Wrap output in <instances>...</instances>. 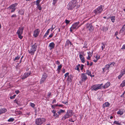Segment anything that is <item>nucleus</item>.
<instances>
[{"mask_svg": "<svg viewBox=\"0 0 125 125\" xmlns=\"http://www.w3.org/2000/svg\"><path fill=\"white\" fill-rule=\"evenodd\" d=\"M74 114V113L72 110H68L67 112L66 113L64 116L62 117V120H64L66 118H69L73 115Z\"/></svg>", "mask_w": 125, "mask_h": 125, "instance_id": "obj_2", "label": "nucleus"}, {"mask_svg": "<svg viewBox=\"0 0 125 125\" xmlns=\"http://www.w3.org/2000/svg\"><path fill=\"white\" fill-rule=\"evenodd\" d=\"M31 74V72H29L28 73H25L22 77V80L25 79L28 77Z\"/></svg>", "mask_w": 125, "mask_h": 125, "instance_id": "obj_16", "label": "nucleus"}, {"mask_svg": "<svg viewBox=\"0 0 125 125\" xmlns=\"http://www.w3.org/2000/svg\"><path fill=\"white\" fill-rule=\"evenodd\" d=\"M31 48L28 50V52L31 55H33L35 53V51H36L37 47V46L36 44V43L31 46Z\"/></svg>", "mask_w": 125, "mask_h": 125, "instance_id": "obj_3", "label": "nucleus"}, {"mask_svg": "<svg viewBox=\"0 0 125 125\" xmlns=\"http://www.w3.org/2000/svg\"><path fill=\"white\" fill-rule=\"evenodd\" d=\"M46 119L43 118H37L35 121L36 124L37 125H41L45 123Z\"/></svg>", "mask_w": 125, "mask_h": 125, "instance_id": "obj_4", "label": "nucleus"}, {"mask_svg": "<svg viewBox=\"0 0 125 125\" xmlns=\"http://www.w3.org/2000/svg\"><path fill=\"white\" fill-rule=\"evenodd\" d=\"M10 98L11 99H13L14 98V97L13 96H10Z\"/></svg>", "mask_w": 125, "mask_h": 125, "instance_id": "obj_60", "label": "nucleus"}, {"mask_svg": "<svg viewBox=\"0 0 125 125\" xmlns=\"http://www.w3.org/2000/svg\"><path fill=\"white\" fill-rule=\"evenodd\" d=\"M55 27V26L54 25H52V29L51 30V31H52L53 30Z\"/></svg>", "mask_w": 125, "mask_h": 125, "instance_id": "obj_41", "label": "nucleus"}, {"mask_svg": "<svg viewBox=\"0 0 125 125\" xmlns=\"http://www.w3.org/2000/svg\"><path fill=\"white\" fill-rule=\"evenodd\" d=\"M64 112V111L62 109H61L59 111L57 112V113L59 115H61L62 113H63Z\"/></svg>", "mask_w": 125, "mask_h": 125, "instance_id": "obj_25", "label": "nucleus"}, {"mask_svg": "<svg viewBox=\"0 0 125 125\" xmlns=\"http://www.w3.org/2000/svg\"><path fill=\"white\" fill-rule=\"evenodd\" d=\"M58 0H53V4L54 5H55V4L56 3Z\"/></svg>", "mask_w": 125, "mask_h": 125, "instance_id": "obj_44", "label": "nucleus"}, {"mask_svg": "<svg viewBox=\"0 0 125 125\" xmlns=\"http://www.w3.org/2000/svg\"><path fill=\"white\" fill-rule=\"evenodd\" d=\"M62 72L63 73H65V70L64 68H62Z\"/></svg>", "mask_w": 125, "mask_h": 125, "instance_id": "obj_57", "label": "nucleus"}, {"mask_svg": "<svg viewBox=\"0 0 125 125\" xmlns=\"http://www.w3.org/2000/svg\"><path fill=\"white\" fill-rule=\"evenodd\" d=\"M110 105V104L108 102H105L103 104V108H104L105 107H109Z\"/></svg>", "mask_w": 125, "mask_h": 125, "instance_id": "obj_21", "label": "nucleus"}, {"mask_svg": "<svg viewBox=\"0 0 125 125\" xmlns=\"http://www.w3.org/2000/svg\"><path fill=\"white\" fill-rule=\"evenodd\" d=\"M69 45H70V46L73 45V44L69 40H68L65 43V46H68Z\"/></svg>", "mask_w": 125, "mask_h": 125, "instance_id": "obj_18", "label": "nucleus"}, {"mask_svg": "<svg viewBox=\"0 0 125 125\" xmlns=\"http://www.w3.org/2000/svg\"><path fill=\"white\" fill-rule=\"evenodd\" d=\"M56 100L55 99H53L52 102V103L53 104L54 103H56Z\"/></svg>", "mask_w": 125, "mask_h": 125, "instance_id": "obj_61", "label": "nucleus"}, {"mask_svg": "<svg viewBox=\"0 0 125 125\" xmlns=\"http://www.w3.org/2000/svg\"><path fill=\"white\" fill-rule=\"evenodd\" d=\"M79 57L82 62L83 63H84L85 62V60L84 57L81 54H80Z\"/></svg>", "mask_w": 125, "mask_h": 125, "instance_id": "obj_19", "label": "nucleus"}, {"mask_svg": "<svg viewBox=\"0 0 125 125\" xmlns=\"http://www.w3.org/2000/svg\"><path fill=\"white\" fill-rule=\"evenodd\" d=\"M62 66L61 65H60L58 66L57 70L58 71V73L60 72V70H61V68L62 67Z\"/></svg>", "mask_w": 125, "mask_h": 125, "instance_id": "obj_29", "label": "nucleus"}, {"mask_svg": "<svg viewBox=\"0 0 125 125\" xmlns=\"http://www.w3.org/2000/svg\"><path fill=\"white\" fill-rule=\"evenodd\" d=\"M105 67L106 68V69L108 70L109 69V68L110 67H113V66H112V65H111V64H110L106 65L105 66Z\"/></svg>", "mask_w": 125, "mask_h": 125, "instance_id": "obj_22", "label": "nucleus"}, {"mask_svg": "<svg viewBox=\"0 0 125 125\" xmlns=\"http://www.w3.org/2000/svg\"><path fill=\"white\" fill-rule=\"evenodd\" d=\"M75 69V70H77L78 71H79V68L78 67V66H76Z\"/></svg>", "mask_w": 125, "mask_h": 125, "instance_id": "obj_48", "label": "nucleus"}, {"mask_svg": "<svg viewBox=\"0 0 125 125\" xmlns=\"http://www.w3.org/2000/svg\"><path fill=\"white\" fill-rule=\"evenodd\" d=\"M53 33H52L50 34L49 36V37L50 38H52L53 36Z\"/></svg>", "mask_w": 125, "mask_h": 125, "instance_id": "obj_49", "label": "nucleus"}, {"mask_svg": "<svg viewBox=\"0 0 125 125\" xmlns=\"http://www.w3.org/2000/svg\"><path fill=\"white\" fill-rule=\"evenodd\" d=\"M102 30L104 31H106L107 30L108 28L104 26L102 28Z\"/></svg>", "mask_w": 125, "mask_h": 125, "instance_id": "obj_32", "label": "nucleus"}, {"mask_svg": "<svg viewBox=\"0 0 125 125\" xmlns=\"http://www.w3.org/2000/svg\"><path fill=\"white\" fill-rule=\"evenodd\" d=\"M30 105L32 107L34 108L35 106V104L32 103H30Z\"/></svg>", "mask_w": 125, "mask_h": 125, "instance_id": "obj_37", "label": "nucleus"}, {"mask_svg": "<svg viewBox=\"0 0 125 125\" xmlns=\"http://www.w3.org/2000/svg\"><path fill=\"white\" fill-rule=\"evenodd\" d=\"M52 113L53 114L55 113L56 112V110H53L52 111Z\"/></svg>", "mask_w": 125, "mask_h": 125, "instance_id": "obj_56", "label": "nucleus"}, {"mask_svg": "<svg viewBox=\"0 0 125 125\" xmlns=\"http://www.w3.org/2000/svg\"><path fill=\"white\" fill-rule=\"evenodd\" d=\"M81 77V80L83 82H85L88 79L86 73H82Z\"/></svg>", "mask_w": 125, "mask_h": 125, "instance_id": "obj_12", "label": "nucleus"}, {"mask_svg": "<svg viewBox=\"0 0 125 125\" xmlns=\"http://www.w3.org/2000/svg\"><path fill=\"white\" fill-rule=\"evenodd\" d=\"M123 112L122 111L120 110L118 111L117 112V114H118L122 115L123 114Z\"/></svg>", "mask_w": 125, "mask_h": 125, "instance_id": "obj_31", "label": "nucleus"}, {"mask_svg": "<svg viewBox=\"0 0 125 125\" xmlns=\"http://www.w3.org/2000/svg\"><path fill=\"white\" fill-rule=\"evenodd\" d=\"M110 85V82L107 83L103 86V87L104 88H105L108 87Z\"/></svg>", "mask_w": 125, "mask_h": 125, "instance_id": "obj_23", "label": "nucleus"}, {"mask_svg": "<svg viewBox=\"0 0 125 125\" xmlns=\"http://www.w3.org/2000/svg\"><path fill=\"white\" fill-rule=\"evenodd\" d=\"M41 0H37L36 2L37 8L39 10H41L42 9L41 5V4H40V2Z\"/></svg>", "mask_w": 125, "mask_h": 125, "instance_id": "obj_13", "label": "nucleus"}, {"mask_svg": "<svg viewBox=\"0 0 125 125\" xmlns=\"http://www.w3.org/2000/svg\"><path fill=\"white\" fill-rule=\"evenodd\" d=\"M24 29V27H20L16 32V34L18 35L19 38L21 39H22L23 38V36L21 35L23 33Z\"/></svg>", "mask_w": 125, "mask_h": 125, "instance_id": "obj_5", "label": "nucleus"}, {"mask_svg": "<svg viewBox=\"0 0 125 125\" xmlns=\"http://www.w3.org/2000/svg\"><path fill=\"white\" fill-rule=\"evenodd\" d=\"M53 116L54 117H55L56 118H58L59 117V115L57 113H56L54 114Z\"/></svg>", "mask_w": 125, "mask_h": 125, "instance_id": "obj_35", "label": "nucleus"}, {"mask_svg": "<svg viewBox=\"0 0 125 125\" xmlns=\"http://www.w3.org/2000/svg\"><path fill=\"white\" fill-rule=\"evenodd\" d=\"M17 102H18V100H17L16 99H15L14 101V102L15 103H16V104H17Z\"/></svg>", "mask_w": 125, "mask_h": 125, "instance_id": "obj_59", "label": "nucleus"}, {"mask_svg": "<svg viewBox=\"0 0 125 125\" xmlns=\"http://www.w3.org/2000/svg\"><path fill=\"white\" fill-rule=\"evenodd\" d=\"M95 57L96 58V59L98 60L100 58V56L99 55H96Z\"/></svg>", "mask_w": 125, "mask_h": 125, "instance_id": "obj_43", "label": "nucleus"}, {"mask_svg": "<svg viewBox=\"0 0 125 125\" xmlns=\"http://www.w3.org/2000/svg\"><path fill=\"white\" fill-rule=\"evenodd\" d=\"M51 28L48 29L47 31L45 33V35H44V36L45 37H46L47 36L48 34L49 33V32L50 31Z\"/></svg>", "mask_w": 125, "mask_h": 125, "instance_id": "obj_28", "label": "nucleus"}, {"mask_svg": "<svg viewBox=\"0 0 125 125\" xmlns=\"http://www.w3.org/2000/svg\"><path fill=\"white\" fill-rule=\"evenodd\" d=\"M122 74H121V73L118 76V79H120L121 78V77L123 76Z\"/></svg>", "mask_w": 125, "mask_h": 125, "instance_id": "obj_45", "label": "nucleus"}, {"mask_svg": "<svg viewBox=\"0 0 125 125\" xmlns=\"http://www.w3.org/2000/svg\"><path fill=\"white\" fill-rule=\"evenodd\" d=\"M114 123L116 125H121L120 124V123H119L118 121H115L114 122Z\"/></svg>", "mask_w": 125, "mask_h": 125, "instance_id": "obj_39", "label": "nucleus"}, {"mask_svg": "<svg viewBox=\"0 0 125 125\" xmlns=\"http://www.w3.org/2000/svg\"><path fill=\"white\" fill-rule=\"evenodd\" d=\"M86 28L89 30L90 31H92L94 29L93 26L89 24H86Z\"/></svg>", "mask_w": 125, "mask_h": 125, "instance_id": "obj_15", "label": "nucleus"}, {"mask_svg": "<svg viewBox=\"0 0 125 125\" xmlns=\"http://www.w3.org/2000/svg\"><path fill=\"white\" fill-rule=\"evenodd\" d=\"M18 3H15L10 5L7 8V9L9 10H11V12H14L16 9V6L18 5Z\"/></svg>", "mask_w": 125, "mask_h": 125, "instance_id": "obj_7", "label": "nucleus"}, {"mask_svg": "<svg viewBox=\"0 0 125 125\" xmlns=\"http://www.w3.org/2000/svg\"><path fill=\"white\" fill-rule=\"evenodd\" d=\"M111 19L113 22H115V16H112V17L110 18Z\"/></svg>", "mask_w": 125, "mask_h": 125, "instance_id": "obj_30", "label": "nucleus"}, {"mask_svg": "<svg viewBox=\"0 0 125 125\" xmlns=\"http://www.w3.org/2000/svg\"><path fill=\"white\" fill-rule=\"evenodd\" d=\"M40 32V30L39 29H37L34 31L33 36L35 38L37 37L39 35Z\"/></svg>", "mask_w": 125, "mask_h": 125, "instance_id": "obj_11", "label": "nucleus"}, {"mask_svg": "<svg viewBox=\"0 0 125 125\" xmlns=\"http://www.w3.org/2000/svg\"><path fill=\"white\" fill-rule=\"evenodd\" d=\"M86 74H88V75H89L90 76H92V74L91 72L89 70H87L86 71Z\"/></svg>", "mask_w": 125, "mask_h": 125, "instance_id": "obj_26", "label": "nucleus"}, {"mask_svg": "<svg viewBox=\"0 0 125 125\" xmlns=\"http://www.w3.org/2000/svg\"><path fill=\"white\" fill-rule=\"evenodd\" d=\"M122 49H125V44L121 48Z\"/></svg>", "mask_w": 125, "mask_h": 125, "instance_id": "obj_54", "label": "nucleus"}, {"mask_svg": "<svg viewBox=\"0 0 125 125\" xmlns=\"http://www.w3.org/2000/svg\"><path fill=\"white\" fill-rule=\"evenodd\" d=\"M47 76V75L45 73H44L43 74L40 82V83L41 84L44 82L45 81Z\"/></svg>", "mask_w": 125, "mask_h": 125, "instance_id": "obj_9", "label": "nucleus"}, {"mask_svg": "<svg viewBox=\"0 0 125 125\" xmlns=\"http://www.w3.org/2000/svg\"><path fill=\"white\" fill-rule=\"evenodd\" d=\"M120 34L122 35L125 34V24L123 25L120 31Z\"/></svg>", "mask_w": 125, "mask_h": 125, "instance_id": "obj_14", "label": "nucleus"}, {"mask_svg": "<svg viewBox=\"0 0 125 125\" xmlns=\"http://www.w3.org/2000/svg\"><path fill=\"white\" fill-rule=\"evenodd\" d=\"M110 64H111V65L112 64H113V66H114V64H115V62H113L112 63H111Z\"/></svg>", "mask_w": 125, "mask_h": 125, "instance_id": "obj_62", "label": "nucleus"}, {"mask_svg": "<svg viewBox=\"0 0 125 125\" xmlns=\"http://www.w3.org/2000/svg\"><path fill=\"white\" fill-rule=\"evenodd\" d=\"M78 3L76 0H72L68 3L67 6V8L68 10H72L76 7L78 8L79 6L78 5Z\"/></svg>", "mask_w": 125, "mask_h": 125, "instance_id": "obj_1", "label": "nucleus"}, {"mask_svg": "<svg viewBox=\"0 0 125 125\" xmlns=\"http://www.w3.org/2000/svg\"><path fill=\"white\" fill-rule=\"evenodd\" d=\"M79 22L78 21L74 23L70 28V31L72 32L73 30H76L80 26L79 25Z\"/></svg>", "mask_w": 125, "mask_h": 125, "instance_id": "obj_6", "label": "nucleus"}, {"mask_svg": "<svg viewBox=\"0 0 125 125\" xmlns=\"http://www.w3.org/2000/svg\"><path fill=\"white\" fill-rule=\"evenodd\" d=\"M101 44L102 45V46H101V48L102 50H103L105 47V44L103 43H102Z\"/></svg>", "mask_w": 125, "mask_h": 125, "instance_id": "obj_36", "label": "nucleus"}, {"mask_svg": "<svg viewBox=\"0 0 125 125\" xmlns=\"http://www.w3.org/2000/svg\"><path fill=\"white\" fill-rule=\"evenodd\" d=\"M100 85L96 84L92 86L91 90L93 91H96L98 89H100Z\"/></svg>", "mask_w": 125, "mask_h": 125, "instance_id": "obj_10", "label": "nucleus"}, {"mask_svg": "<svg viewBox=\"0 0 125 125\" xmlns=\"http://www.w3.org/2000/svg\"><path fill=\"white\" fill-rule=\"evenodd\" d=\"M20 56H19V55H18L17 57H15L14 59V61H15L16 60H19L20 58Z\"/></svg>", "mask_w": 125, "mask_h": 125, "instance_id": "obj_34", "label": "nucleus"}, {"mask_svg": "<svg viewBox=\"0 0 125 125\" xmlns=\"http://www.w3.org/2000/svg\"><path fill=\"white\" fill-rule=\"evenodd\" d=\"M84 65H81L80 67V68L81 70H83Z\"/></svg>", "mask_w": 125, "mask_h": 125, "instance_id": "obj_51", "label": "nucleus"}, {"mask_svg": "<svg viewBox=\"0 0 125 125\" xmlns=\"http://www.w3.org/2000/svg\"><path fill=\"white\" fill-rule=\"evenodd\" d=\"M51 95V92H49L48 93L47 96L48 97H50V96Z\"/></svg>", "mask_w": 125, "mask_h": 125, "instance_id": "obj_47", "label": "nucleus"}, {"mask_svg": "<svg viewBox=\"0 0 125 125\" xmlns=\"http://www.w3.org/2000/svg\"><path fill=\"white\" fill-rule=\"evenodd\" d=\"M70 76H69L67 78V81H71L72 79V77L71 76L70 77Z\"/></svg>", "mask_w": 125, "mask_h": 125, "instance_id": "obj_38", "label": "nucleus"}, {"mask_svg": "<svg viewBox=\"0 0 125 125\" xmlns=\"http://www.w3.org/2000/svg\"><path fill=\"white\" fill-rule=\"evenodd\" d=\"M14 118H10L9 119L8 121L9 122H11L14 121Z\"/></svg>", "mask_w": 125, "mask_h": 125, "instance_id": "obj_33", "label": "nucleus"}, {"mask_svg": "<svg viewBox=\"0 0 125 125\" xmlns=\"http://www.w3.org/2000/svg\"><path fill=\"white\" fill-rule=\"evenodd\" d=\"M121 73L123 75L125 74V67H124V69L121 70Z\"/></svg>", "mask_w": 125, "mask_h": 125, "instance_id": "obj_27", "label": "nucleus"}, {"mask_svg": "<svg viewBox=\"0 0 125 125\" xmlns=\"http://www.w3.org/2000/svg\"><path fill=\"white\" fill-rule=\"evenodd\" d=\"M55 45L54 43L53 42L50 43L49 45V47L50 48V49L51 50L54 48L55 46Z\"/></svg>", "mask_w": 125, "mask_h": 125, "instance_id": "obj_17", "label": "nucleus"}, {"mask_svg": "<svg viewBox=\"0 0 125 125\" xmlns=\"http://www.w3.org/2000/svg\"><path fill=\"white\" fill-rule=\"evenodd\" d=\"M103 10L102 7L101 5L98 7L96 9L94 10V13L95 15H98L100 14Z\"/></svg>", "mask_w": 125, "mask_h": 125, "instance_id": "obj_8", "label": "nucleus"}, {"mask_svg": "<svg viewBox=\"0 0 125 125\" xmlns=\"http://www.w3.org/2000/svg\"><path fill=\"white\" fill-rule=\"evenodd\" d=\"M24 13V10H19V13L20 15H23Z\"/></svg>", "mask_w": 125, "mask_h": 125, "instance_id": "obj_24", "label": "nucleus"}, {"mask_svg": "<svg viewBox=\"0 0 125 125\" xmlns=\"http://www.w3.org/2000/svg\"><path fill=\"white\" fill-rule=\"evenodd\" d=\"M7 111V110L4 108L1 109L0 110V115L1 114L6 112Z\"/></svg>", "mask_w": 125, "mask_h": 125, "instance_id": "obj_20", "label": "nucleus"}, {"mask_svg": "<svg viewBox=\"0 0 125 125\" xmlns=\"http://www.w3.org/2000/svg\"><path fill=\"white\" fill-rule=\"evenodd\" d=\"M92 54H90V55H89V54H88V56L87 58V59L88 60H90V58L91 56H92Z\"/></svg>", "mask_w": 125, "mask_h": 125, "instance_id": "obj_40", "label": "nucleus"}, {"mask_svg": "<svg viewBox=\"0 0 125 125\" xmlns=\"http://www.w3.org/2000/svg\"><path fill=\"white\" fill-rule=\"evenodd\" d=\"M69 73H66L65 75V78H66L67 77H68L69 76Z\"/></svg>", "mask_w": 125, "mask_h": 125, "instance_id": "obj_42", "label": "nucleus"}, {"mask_svg": "<svg viewBox=\"0 0 125 125\" xmlns=\"http://www.w3.org/2000/svg\"><path fill=\"white\" fill-rule=\"evenodd\" d=\"M55 63L56 64H57L59 65L60 64V62L59 61H57Z\"/></svg>", "mask_w": 125, "mask_h": 125, "instance_id": "obj_50", "label": "nucleus"}, {"mask_svg": "<svg viewBox=\"0 0 125 125\" xmlns=\"http://www.w3.org/2000/svg\"><path fill=\"white\" fill-rule=\"evenodd\" d=\"M15 93H16L17 94H18L19 93V90H17L15 91Z\"/></svg>", "mask_w": 125, "mask_h": 125, "instance_id": "obj_58", "label": "nucleus"}, {"mask_svg": "<svg viewBox=\"0 0 125 125\" xmlns=\"http://www.w3.org/2000/svg\"><path fill=\"white\" fill-rule=\"evenodd\" d=\"M70 22V21H69L67 20H65V22L67 24H68Z\"/></svg>", "mask_w": 125, "mask_h": 125, "instance_id": "obj_46", "label": "nucleus"}, {"mask_svg": "<svg viewBox=\"0 0 125 125\" xmlns=\"http://www.w3.org/2000/svg\"><path fill=\"white\" fill-rule=\"evenodd\" d=\"M68 120L69 121H70V122H74V121H73L72 120V118H71L70 119H69Z\"/></svg>", "mask_w": 125, "mask_h": 125, "instance_id": "obj_55", "label": "nucleus"}, {"mask_svg": "<svg viewBox=\"0 0 125 125\" xmlns=\"http://www.w3.org/2000/svg\"><path fill=\"white\" fill-rule=\"evenodd\" d=\"M125 85L123 83H121L120 84V86L122 87H124Z\"/></svg>", "mask_w": 125, "mask_h": 125, "instance_id": "obj_52", "label": "nucleus"}, {"mask_svg": "<svg viewBox=\"0 0 125 125\" xmlns=\"http://www.w3.org/2000/svg\"><path fill=\"white\" fill-rule=\"evenodd\" d=\"M89 64H90V65H90V66H92V64H93V63H92V62H91V63Z\"/></svg>", "mask_w": 125, "mask_h": 125, "instance_id": "obj_64", "label": "nucleus"}, {"mask_svg": "<svg viewBox=\"0 0 125 125\" xmlns=\"http://www.w3.org/2000/svg\"><path fill=\"white\" fill-rule=\"evenodd\" d=\"M106 69V68H105H105H103L102 69H103V71L104 72V69Z\"/></svg>", "mask_w": 125, "mask_h": 125, "instance_id": "obj_63", "label": "nucleus"}, {"mask_svg": "<svg viewBox=\"0 0 125 125\" xmlns=\"http://www.w3.org/2000/svg\"><path fill=\"white\" fill-rule=\"evenodd\" d=\"M62 103H63V104H66V105H67V102H64V101H62Z\"/></svg>", "mask_w": 125, "mask_h": 125, "instance_id": "obj_53", "label": "nucleus"}]
</instances>
